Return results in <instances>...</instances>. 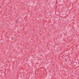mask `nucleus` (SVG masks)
<instances>
[{"instance_id": "obj_1", "label": "nucleus", "mask_w": 79, "mask_h": 79, "mask_svg": "<svg viewBox=\"0 0 79 79\" xmlns=\"http://www.w3.org/2000/svg\"><path fill=\"white\" fill-rule=\"evenodd\" d=\"M16 21L17 22V23H19V21H18V20H17Z\"/></svg>"}, {"instance_id": "obj_2", "label": "nucleus", "mask_w": 79, "mask_h": 79, "mask_svg": "<svg viewBox=\"0 0 79 79\" xmlns=\"http://www.w3.org/2000/svg\"><path fill=\"white\" fill-rule=\"evenodd\" d=\"M75 64H77V62H75Z\"/></svg>"}, {"instance_id": "obj_3", "label": "nucleus", "mask_w": 79, "mask_h": 79, "mask_svg": "<svg viewBox=\"0 0 79 79\" xmlns=\"http://www.w3.org/2000/svg\"><path fill=\"white\" fill-rule=\"evenodd\" d=\"M11 39H13V37H12V38H11Z\"/></svg>"}, {"instance_id": "obj_5", "label": "nucleus", "mask_w": 79, "mask_h": 79, "mask_svg": "<svg viewBox=\"0 0 79 79\" xmlns=\"http://www.w3.org/2000/svg\"><path fill=\"white\" fill-rule=\"evenodd\" d=\"M78 64H79V61L78 62Z\"/></svg>"}, {"instance_id": "obj_4", "label": "nucleus", "mask_w": 79, "mask_h": 79, "mask_svg": "<svg viewBox=\"0 0 79 79\" xmlns=\"http://www.w3.org/2000/svg\"><path fill=\"white\" fill-rule=\"evenodd\" d=\"M14 39H15V38L13 37V40H14Z\"/></svg>"}]
</instances>
